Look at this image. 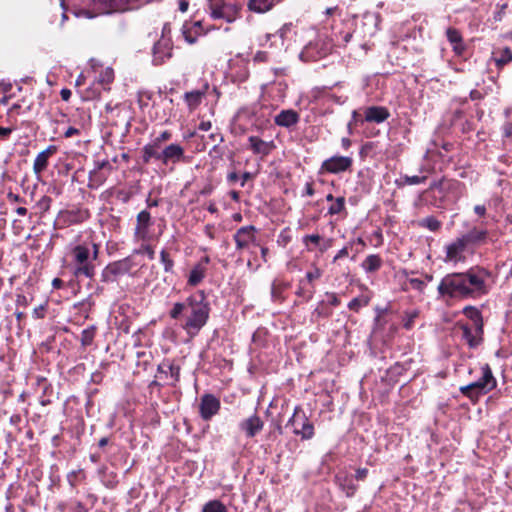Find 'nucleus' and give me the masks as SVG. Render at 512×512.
Returning a JSON list of instances; mask_svg holds the SVG:
<instances>
[{"label":"nucleus","mask_w":512,"mask_h":512,"mask_svg":"<svg viewBox=\"0 0 512 512\" xmlns=\"http://www.w3.org/2000/svg\"><path fill=\"white\" fill-rule=\"evenodd\" d=\"M390 112L384 106H369L364 111V120L369 123L380 124L388 120Z\"/></svg>","instance_id":"21"},{"label":"nucleus","mask_w":512,"mask_h":512,"mask_svg":"<svg viewBox=\"0 0 512 512\" xmlns=\"http://www.w3.org/2000/svg\"><path fill=\"white\" fill-rule=\"evenodd\" d=\"M461 237L468 247L479 246L486 243L488 238V231L486 229L473 227Z\"/></svg>","instance_id":"23"},{"label":"nucleus","mask_w":512,"mask_h":512,"mask_svg":"<svg viewBox=\"0 0 512 512\" xmlns=\"http://www.w3.org/2000/svg\"><path fill=\"white\" fill-rule=\"evenodd\" d=\"M204 234L210 238L211 240H213L215 238V227L214 225H211V224H207L205 227H204Z\"/></svg>","instance_id":"59"},{"label":"nucleus","mask_w":512,"mask_h":512,"mask_svg":"<svg viewBox=\"0 0 512 512\" xmlns=\"http://www.w3.org/2000/svg\"><path fill=\"white\" fill-rule=\"evenodd\" d=\"M264 427L263 420L254 413L247 419L239 423V429L245 434L247 438L255 437Z\"/></svg>","instance_id":"18"},{"label":"nucleus","mask_w":512,"mask_h":512,"mask_svg":"<svg viewBox=\"0 0 512 512\" xmlns=\"http://www.w3.org/2000/svg\"><path fill=\"white\" fill-rule=\"evenodd\" d=\"M141 252L146 253L150 260H153L155 258V251L153 247L150 245H143L142 248L138 251V253Z\"/></svg>","instance_id":"56"},{"label":"nucleus","mask_w":512,"mask_h":512,"mask_svg":"<svg viewBox=\"0 0 512 512\" xmlns=\"http://www.w3.org/2000/svg\"><path fill=\"white\" fill-rule=\"evenodd\" d=\"M248 148L253 154L263 159L276 148V145L274 141H264L260 137L252 135L248 137Z\"/></svg>","instance_id":"17"},{"label":"nucleus","mask_w":512,"mask_h":512,"mask_svg":"<svg viewBox=\"0 0 512 512\" xmlns=\"http://www.w3.org/2000/svg\"><path fill=\"white\" fill-rule=\"evenodd\" d=\"M185 159L184 148L177 143H171L165 147L158 149H142V160L145 164L150 163L152 160L160 162L164 166L169 164H177Z\"/></svg>","instance_id":"4"},{"label":"nucleus","mask_w":512,"mask_h":512,"mask_svg":"<svg viewBox=\"0 0 512 512\" xmlns=\"http://www.w3.org/2000/svg\"><path fill=\"white\" fill-rule=\"evenodd\" d=\"M52 199L49 196H42L36 203V207L41 213H46L51 207Z\"/></svg>","instance_id":"45"},{"label":"nucleus","mask_w":512,"mask_h":512,"mask_svg":"<svg viewBox=\"0 0 512 512\" xmlns=\"http://www.w3.org/2000/svg\"><path fill=\"white\" fill-rule=\"evenodd\" d=\"M56 152L57 147L55 145H50L45 150L38 153L33 163L34 173L40 175L44 170H46L49 158Z\"/></svg>","instance_id":"24"},{"label":"nucleus","mask_w":512,"mask_h":512,"mask_svg":"<svg viewBox=\"0 0 512 512\" xmlns=\"http://www.w3.org/2000/svg\"><path fill=\"white\" fill-rule=\"evenodd\" d=\"M461 394L469 398L472 402H477L480 396L485 395L484 393H479L477 389H473L468 392H461Z\"/></svg>","instance_id":"53"},{"label":"nucleus","mask_w":512,"mask_h":512,"mask_svg":"<svg viewBox=\"0 0 512 512\" xmlns=\"http://www.w3.org/2000/svg\"><path fill=\"white\" fill-rule=\"evenodd\" d=\"M172 138V133L168 130L161 132L155 139L150 143H147L142 149L152 148L158 149L162 147V143L169 141Z\"/></svg>","instance_id":"34"},{"label":"nucleus","mask_w":512,"mask_h":512,"mask_svg":"<svg viewBox=\"0 0 512 512\" xmlns=\"http://www.w3.org/2000/svg\"><path fill=\"white\" fill-rule=\"evenodd\" d=\"M47 304H41L33 309V317L35 319H43L45 317Z\"/></svg>","instance_id":"51"},{"label":"nucleus","mask_w":512,"mask_h":512,"mask_svg":"<svg viewBox=\"0 0 512 512\" xmlns=\"http://www.w3.org/2000/svg\"><path fill=\"white\" fill-rule=\"evenodd\" d=\"M257 228L253 225L242 226L233 235L236 244V250L242 251L248 249L250 245H258Z\"/></svg>","instance_id":"12"},{"label":"nucleus","mask_w":512,"mask_h":512,"mask_svg":"<svg viewBox=\"0 0 512 512\" xmlns=\"http://www.w3.org/2000/svg\"><path fill=\"white\" fill-rule=\"evenodd\" d=\"M498 56L494 58L496 67L502 69L504 66L512 62V50L504 47L497 52Z\"/></svg>","instance_id":"32"},{"label":"nucleus","mask_w":512,"mask_h":512,"mask_svg":"<svg viewBox=\"0 0 512 512\" xmlns=\"http://www.w3.org/2000/svg\"><path fill=\"white\" fill-rule=\"evenodd\" d=\"M221 404L218 398L212 394H204L200 399L199 412L203 420L208 421L220 410Z\"/></svg>","instance_id":"14"},{"label":"nucleus","mask_w":512,"mask_h":512,"mask_svg":"<svg viewBox=\"0 0 512 512\" xmlns=\"http://www.w3.org/2000/svg\"><path fill=\"white\" fill-rule=\"evenodd\" d=\"M345 209V198L337 197L334 203L328 208V214L336 215Z\"/></svg>","instance_id":"43"},{"label":"nucleus","mask_w":512,"mask_h":512,"mask_svg":"<svg viewBox=\"0 0 512 512\" xmlns=\"http://www.w3.org/2000/svg\"><path fill=\"white\" fill-rule=\"evenodd\" d=\"M29 303L30 302H29L28 298L25 295L17 294V296H16V305L17 306L26 308L29 305Z\"/></svg>","instance_id":"57"},{"label":"nucleus","mask_w":512,"mask_h":512,"mask_svg":"<svg viewBox=\"0 0 512 512\" xmlns=\"http://www.w3.org/2000/svg\"><path fill=\"white\" fill-rule=\"evenodd\" d=\"M468 248L462 237L456 238L453 242L446 246L445 261L457 262L463 259V253Z\"/></svg>","instance_id":"20"},{"label":"nucleus","mask_w":512,"mask_h":512,"mask_svg":"<svg viewBox=\"0 0 512 512\" xmlns=\"http://www.w3.org/2000/svg\"><path fill=\"white\" fill-rule=\"evenodd\" d=\"M133 267L134 263L130 257H126L121 260L111 262L102 270L101 282H115L118 277L130 273Z\"/></svg>","instance_id":"8"},{"label":"nucleus","mask_w":512,"mask_h":512,"mask_svg":"<svg viewBox=\"0 0 512 512\" xmlns=\"http://www.w3.org/2000/svg\"><path fill=\"white\" fill-rule=\"evenodd\" d=\"M180 366L175 365L174 363L170 362L169 360H164L162 363H160L157 367V371L160 374L164 375H170L173 379L172 386H176L177 382L180 380Z\"/></svg>","instance_id":"26"},{"label":"nucleus","mask_w":512,"mask_h":512,"mask_svg":"<svg viewBox=\"0 0 512 512\" xmlns=\"http://www.w3.org/2000/svg\"><path fill=\"white\" fill-rule=\"evenodd\" d=\"M418 316H419V312L417 310L406 312L403 317V327L406 330L412 329L414 326V321Z\"/></svg>","instance_id":"44"},{"label":"nucleus","mask_w":512,"mask_h":512,"mask_svg":"<svg viewBox=\"0 0 512 512\" xmlns=\"http://www.w3.org/2000/svg\"><path fill=\"white\" fill-rule=\"evenodd\" d=\"M153 225L151 214L148 210H142L137 214L134 236L138 240L145 241L149 238V229Z\"/></svg>","instance_id":"16"},{"label":"nucleus","mask_w":512,"mask_h":512,"mask_svg":"<svg viewBox=\"0 0 512 512\" xmlns=\"http://www.w3.org/2000/svg\"><path fill=\"white\" fill-rule=\"evenodd\" d=\"M336 483L347 497H352L356 493L358 486L353 482L349 475H336Z\"/></svg>","instance_id":"28"},{"label":"nucleus","mask_w":512,"mask_h":512,"mask_svg":"<svg viewBox=\"0 0 512 512\" xmlns=\"http://www.w3.org/2000/svg\"><path fill=\"white\" fill-rule=\"evenodd\" d=\"M325 295L328 297V304L337 307L340 305L341 301L338 295L334 292H326Z\"/></svg>","instance_id":"52"},{"label":"nucleus","mask_w":512,"mask_h":512,"mask_svg":"<svg viewBox=\"0 0 512 512\" xmlns=\"http://www.w3.org/2000/svg\"><path fill=\"white\" fill-rule=\"evenodd\" d=\"M464 189V183L456 179H449L443 176L438 180L432 181L429 185V188L427 189V192H438V199L440 202H443L449 195H453L456 198L460 197Z\"/></svg>","instance_id":"7"},{"label":"nucleus","mask_w":512,"mask_h":512,"mask_svg":"<svg viewBox=\"0 0 512 512\" xmlns=\"http://www.w3.org/2000/svg\"><path fill=\"white\" fill-rule=\"evenodd\" d=\"M205 90H193L184 94V100L190 111H194L205 97Z\"/></svg>","instance_id":"30"},{"label":"nucleus","mask_w":512,"mask_h":512,"mask_svg":"<svg viewBox=\"0 0 512 512\" xmlns=\"http://www.w3.org/2000/svg\"><path fill=\"white\" fill-rule=\"evenodd\" d=\"M208 140L213 143V150L215 151L219 144L224 141V137L220 132H213L208 136Z\"/></svg>","instance_id":"50"},{"label":"nucleus","mask_w":512,"mask_h":512,"mask_svg":"<svg viewBox=\"0 0 512 512\" xmlns=\"http://www.w3.org/2000/svg\"><path fill=\"white\" fill-rule=\"evenodd\" d=\"M207 268H203L200 265L194 264L190 270V273L187 278V286L196 287L198 286L206 277Z\"/></svg>","instance_id":"29"},{"label":"nucleus","mask_w":512,"mask_h":512,"mask_svg":"<svg viewBox=\"0 0 512 512\" xmlns=\"http://www.w3.org/2000/svg\"><path fill=\"white\" fill-rule=\"evenodd\" d=\"M209 8L213 19H223L228 23L239 17L241 5L233 0H209Z\"/></svg>","instance_id":"5"},{"label":"nucleus","mask_w":512,"mask_h":512,"mask_svg":"<svg viewBox=\"0 0 512 512\" xmlns=\"http://www.w3.org/2000/svg\"><path fill=\"white\" fill-rule=\"evenodd\" d=\"M368 475L367 468H358L355 473V478L358 481H363Z\"/></svg>","instance_id":"58"},{"label":"nucleus","mask_w":512,"mask_h":512,"mask_svg":"<svg viewBox=\"0 0 512 512\" xmlns=\"http://www.w3.org/2000/svg\"><path fill=\"white\" fill-rule=\"evenodd\" d=\"M322 276V270L317 266H314L312 270L306 272L305 277L300 279L301 281H305L309 287L315 286L314 281L319 279Z\"/></svg>","instance_id":"39"},{"label":"nucleus","mask_w":512,"mask_h":512,"mask_svg":"<svg viewBox=\"0 0 512 512\" xmlns=\"http://www.w3.org/2000/svg\"><path fill=\"white\" fill-rule=\"evenodd\" d=\"M80 134V130L75 128V127H68L67 130L64 132V137L65 138H71L75 135H79Z\"/></svg>","instance_id":"61"},{"label":"nucleus","mask_w":512,"mask_h":512,"mask_svg":"<svg viewBox=\"0 0 512 512\" xmlns=\"http://www.w3.org/2000/svg\"><path fill=\"white\" fill-rule=\"evenodd\" d=\"M369 299L366 296L355 297L348 303V308L354 312H358L362 307L367 306Z\"/></svg>","instance_id":"41"},{"label":"nucleus","mask_w":512,"mask_h":512,"mask_svg":"<svg viewBox=\"0 0 512 512\" xmlns=\"http://www.w3.org/2000/svg\"><path fill=\"white\" fill-rule=\"evenodd\" d=\"M267 58L268 54L264 51H258L254 56V60L258 62H265L267 61Z\"/></svg>","instance_id":"64"},{"label":"nucleus","mask_w":512,"mask_h":512,"mask_svg":"<svg viewBox=\"0 0 512 512\" xmlns=\"http://www.w3.org/2000/svg\"><path fill=\"white\" fill-rule=\"evenodd\" d=\"M490 277V271L480 266L465 272L448 273L437 287L438 297L444 300L479 299L489 293Z\"/></svg>","instance_id":"1"},{"label":"nucleus","mask_w":512,"mask_h":512,"mask_svg":"<svg viewBox=\"0 0 512 512\" xmlns=\"http://www.w3.org/2000/svg\"><path fill=\"white\" fill-rule=\"evenodd\" d=\"M287 426H292L293 433L300 436L302 440H310L314 437V425L300 406L294 408L293 415L288 420Z\"/></svg>","instance_id":"6"},{"label":"nucleus","mask_w":512,"mask_h":512,"mask_svg":"<svg viewBox=\"0 0 512 512\" xmlns=\"http://www.w3.org/2000/svg\"><path fill=\"white\" fill-rule=\"evenodd\" d=\"M352 164L353 159L351 157L336 155L323 161L321 170L331 174H338L350 170Z\"/></svg>","instance_id":"13"},{"label":"nucleus","mask_w":512,"mask_h":512,"mask_svg":"<svg viewBox=\"0 0 512 512\" xmlns=\"http://www.w3.org/2000/svg\"><path fill=\"white\" fill-rule=\"evenodd\" d=\"M428 179L427 175H403L401 177V182H397L398 186H404V185H418L425 183Z\"/></svg>","instance_id":"36"},{"label":"nucleus","mask_w":512,"mask_h":512,"mask_svg":"<svg viewBox=\"0 0 512 512\" xmlns=\"http://www.w3.org/2000/svg\"><path fill=\"white\" fill-rule=\"evenodd\" d=\"M181 31L185 41L189 44H194L197 41L198 36L202 32V22H185L182 26Z\"/></svg>","instance_id":"25"},{"label":"nucleus","mask_w":512,"mask_h":512,"mask_svg":"<svg viewBox=\"0 0 512 512\" xmlns=\"http://www.w3.org/2000/svg\"><path fill=\"white\" fill-rule=\"evenodd\" d=\"M201 512H228V510L220 500L214 499L205 503Z\"/></svg>","instance_id":"38"},{"label":"nucleus","mask_w":512,"mask_h":512,"mask_svg":"<svg viewBox=\"0 0 512 512\" xmlns=\"http://www.w3.org/2000/svg\"><path fill=\"white\" fill-rule=\"evenodd\" d=\"M419 226L429 231L437 232L440 230L442 223L434 216H428L419 221Z\"/></svg>","instance_id":"35"},{"label":"nucleus","mask_w":512,"mask_h":512,"mask_svg":"<svg viewBox=\"0 0 512 512\" xmlns=\"http://www.w3.org/2000/svg\"><path fill=\"white\" fill-rule=\"evenodd\" d=\"M95 337V327L91 326L84 329L81 333V345L83 347L90 346L93 343Z\"/></svg>","instance_id":"40"},{"label":"nucleus","mask_w":512,"mask_h":512,"mask_svg":"<svg viewBox=\"0 0 512 512\" xmlns=\"http://www.w3.org/2000/svg\"><path fill=\"white\" fill-rule=\"evenodd\" d=\"M12 133V128L0 126V138L5 140Z\"/></svg>","instance_id":"63"},{"label":"nucleus","mask_w":512,"mask_h":512,"mask_svg":"<svg viewBox=\"0 0 512 512\" xmlns=\"http://www.w3.org/2000/svg\"><path fill=\"white\" fill-rule=\"evenodd\" d=\"M462 313L471 321V326L478 327L479 331L480 328H484L483 316L477 307L467 305L462 309Z\"/></svg>","instance_id":"27"},{"label":"nucleus","mask_w":512,"mask_h":512,"mask_svg":"<svg viewBox=\"0 0 512 512\" xmlns=\"http://www.w3.org/2000/svg\"><path fill=\"white\" fill-rule=\"evenodd\" d=\"M108 163L103 162H97V167L89 173V180L92 181H98L101 182L102 180L99 177V170H101L104 166H106Z\"/></svg>","instance_id":"49"},{"label":"nucleus","mask_w":512,"mask_h":512,"mask_svg":"<svg viewBox=\"0 0 512 512\" xmlns=\"http://www.w3.org/2000/svg\"><path fill=\"white\" fill-rule=\"evenodd\" d=\"M481 372L482 375L479 380L472 382L468 385L461 386L459 389L460 392H468L473 389H477L479 393L487 394L488 392L493 390L497 385V381L493 376L490 366L488 364H484L481 367Z\"/></svg>","instance_id":"10"},{"label":"nucleus","mask_w":512,"mask_h":512,"mask_svg":"<svg viewBox=\"0 0 512 512\" xmlns=\"http://www.w3.org/2000/svg\"><path fill=\"white\" fill-rule=\"evenodd\" d=\"M332 313V310L324 306V301H321L313 312V314L319 318H330L332 316Z\"/></svg>","instance_id":"46"},{"label":"nucleus","mask_w":512,"mask_h":512,"mask_svg":"<svg viewBox=\"0 0 512 512\" xmlns=\"http://www.w3.org/2000/svg\"><path fill=\"white\" fill-rule=\"evenodd\" d=\"M89 216V212L86 209L61 210L55 218L54 227L56 229H63L71 225L80 224L87 220Z\"/></svg>","instance_id":"9"},{"label":"nucleus","mask_w":512,"mask_h":512,"mask_svg":"<svg viewBox=\"0 0 512 512\" xmlns=\"http://www.w3.org/2000/svg\"><path fill=\"white\" fill-rule=\"evenodd\" d=\"M383 264L382 258L378 254L368 255L362 262L361 267L367 273L378 271Z\"/></svg>","instance_id":"31"},{"label":"nucleus","mask_w":512,"mask_h":512,"mask_svg":"<svg viewBox=\"0 0 512 512\" xmlns=\"http://www.w3.org/2000/svg\"><path fill=\"white\" fill-rule=\"evenodd\" d=\"M271 300L276 303H283L285 300L284 291L280 289L275 282L271 284Z\"/></svg>","instance_id":"42"},{"label":"nucleus","mask_w":512,"mask_h":512,"mask_svg":"<svg viewBox=\"0 0 512 512\" xmlns=\"http://www.w3.org/2000/svg\"><path fill=\"white\" fill-rule=\"evenodd\" d=\"M456 325L462 332V339L470 349H475L483 343L484 328H480L479 331L478 327L471 326L469 323L462 321H458Z\"/></svg>","instance_id":"11"},{"label":"nucleus","mask_w":512,"mask_h":512,"mask_svg":"<svg viewBox=\"0 0 512 512\" xmlns=\"http://www.w3.org/2000/svg\"><path fill=\"white\" fill-rule=\"evenodd\" d=\"M502 135L505 138L512 137V122L505 121L501 127Z\"/></svg>","instance_id":"54"},{"label":"nucleus","mask_w":512,"mask_h":512,"mask_svg":"<svg viewBox=\"0 0 512 512\" xmlns=\"http://www.w3.org/2000/svg\"><path fill=\"white\" fill-rule=\"evenodd\" d=\"M446 37L452 46V51L454 54L457 56H463L467 47L464 43L461 32L454 27H448L446 29Z\"/></svg>","instance_id":"19"},{"label":"nucleus","mask_w":512,"mask_h":512,"mask_svg":"<svg viewBox=\"0 0 512 512\" xmlns=\"http://www.w3.org/2000/svg\"><path fill=\"white\" fill-rule=\"evenodd\" d=\"M321 240V236L318 234L306 235L303 237V243L308 246V242L318 245Z\"/></svg>","instance_id":"55"},{"label":"nucleus","mask_w":512,"mask_h":512,"mask_svg":"<svg viewBox=\"0 0 512 512\" xmlns=\"http://www.w3.org/2000/svg\"><path fill=\"white\" fill-rule=\"evenodd\" d=\"M300 121V115L297 111L293 109H285L280 111L279 114H277L274 117V123L283 128L290 129L291 127L298 124Z\"/></svg>","instance_id":"22"},{"label":"nucleus","mask_w":512,"mask_h":512,"mask_svg":"<svg viewBox=\"0 0 512 512\" xmlns=\"http://www.w3.org/2000/svg\"><path fill=\"white\" fill-rule=\"evenodd\" d=\"M173 43L171 39H160L153 46V64L162 65L172 57Z\"/></svg>","instance_id":"15"},{"label":"nucleus","mask_w":512,"mask_h":512,"mask_svg":"<svg viewBox=\"0 0 512 512\" xmlns=\"http://www.w3.org/2000/svg\"><path fill=\"white\" fill-rule=\"evenodd\" d=\"M211 307L204 290H198L184 302H176L169 311L173 320L183 319L181 328L190 338L196 337L209 320Z\"/></svg>","instance_id":"2"},{"label":"nucleus","mask_w":512,"mask_h":512,"mask_svg":"<svg viewBox=\"0 0 512 512\" xmlns=\"http://www.w3.org/2000/svg\"><path fill=\"white\" fill-rule=\"evenodd\" d=\"M407 283L411 286L412 289L418 291L419 293H424L426 288V283L424 280L418 278H408Z\"/></svg>","instance_id":"47"},{"label":"nucleus","mask_w":512,"mask_h":512,"mask_svg":"<svg viewBox=\"0 0 512 512\" xmlns=\"http://www.w3.org/2000/svg\"><path fill=\"white\" fill-rule=\"evenodd\" d=\"M99 251L100 245L95 243L92 239L85 240L75 245L71 250L74 275L92 279L96 273V265L94 262L98 259Z\"/></svg>","instance_id":"3"},{"label":"nucleus","mask_w":512,"mask_h":512,"mask_svg":"<svg viewBox=\"0 0 512 512\" xmlns=\"http://www.w3.org/2000/svg\"><path fill=\"white\" fill-rule=\"evenodd\" d=\"M152 98V93L148 91H141L138 93V104L141 109H144L149 105Z\"/></svg>","instance_id":"48"},{"label":"nucleus","mask_w":512,"mask_h":512,"mask_svg":"<svg viewBox=\"0 0 512 512\" xmlns=\"http://www.w3.org/2000/svg\"><path fill=\"white\" fill-rule=\"evenodd\" d=\"M291 30V24H284L278 31L277 35H279L280 38H284L288 32Z\"/></svg>","instance_id":"62"},{"label":"nucleus","mask_w":512,"mask_h":512,"mask_svg":"<svg viewBox=\"0 0 512 512\" xmlns=\"http://www.w3.org/2000/svg\"><path fill=\"white\" fill-rule=\"evenodd\" d=\"M160 262L163 265L164 272H174V260L166 249H162L160 252Z\"/></svg>","instance_id":"37"},{"label":"nucleus","mask_w":512,"mask_h":512,"mask_svg":"<svg viewBox=\"0 0 512 512\" xmlns=\"http://www.w3.org/2000/svg\"><path fill=\"white\" fill-rule=\"evenodd\" d=\"M315 293V286L309 287L305 281L299 280L298 287L295 292L296 296L301 297L304 301H309L313 298Z\"/></svg>","instance_id":"33"},{"label":"nucleus","mask_w":512,"mask_h":512,"mask_svg":"<svg viewBox=\"0 0 512 512\" xmlns=\"http://www.w3.org/2000/svg\"><path fill=\"white\" fill-rule=\"evenodd\" d=\"M170 34H171V25H170V23L167 22L162 27L161 39H171Z\"/></svg>","instance_id":"60"}]
</instances>
